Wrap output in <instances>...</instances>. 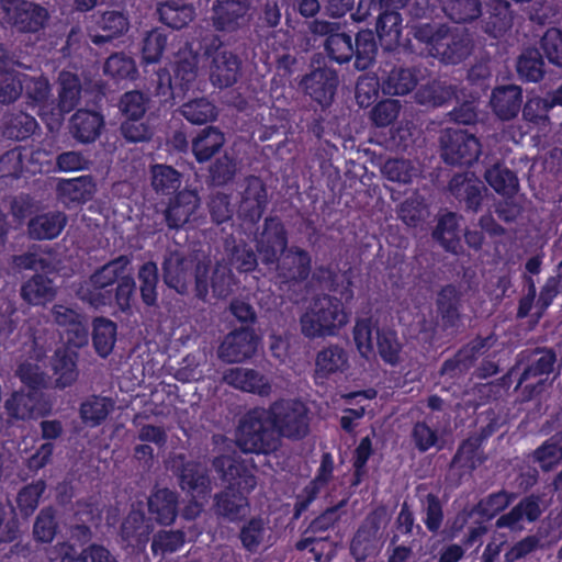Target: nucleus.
Returning <instances> with one entry per match:
<instances>
[{"label": "nucleus", "instance_id": "a19ab883", "mask_svg": "<svg viewBox=\"0 0 562 562\" xmlns=\"http://www.w3.org/2000/svg\"><path fill=\"white\" fill-rule=\"evenodd\" d=\"M67 223V216L59 211L48 212L32 218L29 233L35 239H52L60 234Z\"/></svg>", "mask_w": 562, "mask_h": 562}, {"label": "nucleus", "instance_id": "4d7b16f0", "mask_svg": "<svg viewBox=\"0 0 562 562\" xmlns=\"http://www.w3.org/2000/svg\"><path fill=\"white\" fill-rule=\"evenodd\" d=\"M514 23V14L507 2H497L494 4L491 15L485 22V32L497 38L503 36L512 29Z\"/></svg>", "mask_w": 562, "mask_h": 562}, {"label": "nucleus", "instance_id": "f257e3e1", "mask_svg": "<svg viewBox=\"0 0 562 562\" xmlns=\"http://www.w3.org/2000/svg\"><path fill=\"white\" fill-rule=\"evenodd\" d=\"M350 321L340 299L329 294L314 296L300 317V328L310 339L336 336Z\"/></svg>", "mask_w": 562, "mask_h": 562}, {"label": "nucleus", "instance_id": "2f4dec72", "mask_svg": "<svg viewBox=\"0 0 562 562\" xmlns=\"http://www.w3.org/2000/svg\"><path fill=\"white\" fill-rule=\"evenodd\" d=\"M213 467L221 477L229 483V486L237 485L239 490L251 492L256 485V476L248 473L234 458L220 456L213 460Z\"/></svg>", "mask_w": 562, "mask_h": 562}, {"label": "nucleus", "instance_id": "c03bdc74", "mask_svg": "<svg viewBox=\"0 0 562 562\" xmlns=\"http://www.w3.org/2000/svg\"><path fill=\"white\" fill-rule=\"evenodd\" d=\"M182 183V175L173 167L157 164L150 167V186L157 194L175 193Z\"/></svg>", "mask_w": 562, "mask_h": 562}, {"label": "nucleus", "instance_id": "ddd939ff", "mask_svg": "<svg viewBox=\"0 0 562 562\" xmlns=\"http://www.w3.org/2000/svg\"><path fill=\"white\" fill-rule=\"evenodd\" d=\"M171 467L177 471L180 487L192 498L205 497L211 492V481L207 470L199 462H184L182 454L171 459Z\"/></svg>", "mask_w": 562, "mask_h": 562}, {"label": "nucleus", "instance_id": "603ef678", "mask_svg": "<svg viewBox=\"0 0 562 562\" xmlns=\"http://www.w3.org/2000/svg\"><path fill=\"white\" fill-rule=\"evenodd\" d=\"M55 294L52 281L42 274L34 276L21 288L23 300L33 305L43 304L52 300Z\"/></svg>", "mask_w": 562, "mask_h": 562}, {"label": "nucleus", "instance_id": "0eeeda50", "mask_svg": "<svg viewBox=\"0 0 562 562\" xmlns=\"http://www.w3.org/2000/svg\"><path fill=\"white\" fill-rule=\"evenodd\" d=\"M307 30L314 37L325 38L324 50L331 60L345 64L353 57V41L341 23L316 18L307 23Z\"/></svg>", "mask_w": 562, "mask_h": 562}, {"label": "nucleus", "instance_id": "412c9836", "mask_svg": "<svg viewBox=\"0 0 562 562\" xmlns=\"http://www.w3.org/2000/svg\"><path fill=\"white\" fill-rule=\"evenodd\" d=\"M249 9L246 0L218 1L213 8V26L220 32H236L248 23Z\"/></svg>", "mask_w": 562, "mask_h": 562}, {"label": "nucleus", "instance_id": "69168bd1", "mask_svg": "<svg viewBox=\"0 0 562 562\" xmlns=\"http://www.w3.org/2000/svg\"><path fill=\"white\" fill-rule=\"evenodd\" d=\"M515 498L516 495L514 493L503 490L490 494L485 498L481 499L477 503L475 510L477 514L491 518L508 507Z\"/></svg>", "mask_w": 562, "mask_h": 562}, {"label": "nucleus", "instance_id": "c9c22d12", "mask_svg": "<svg viewBox=\"0 0 562 562\" xmlns=\"http://www.w3.org/2000/svg\"><path fill=\"white\" fill-rule=\"evenodd\" d=\"M48 13L43 7L33 2L22 3L7 20L19 32L35 33L43 29Z\"/></svg>", "mask_w": 562, "mask_h": 562}, {"label": "nucleus", "instance_id": "a18cd8bd", "mask_svg": "<svg viewBox=\"0 0 562 562\" xmlns=\"http://www.w3.org/2000/svg\"><path fill=\"white\" fill-rule=\"evenodd\" d=\"M445 14L456 23H468L482 15L481 0H438Z\"/></svg>", "mask_w": 562, "mask_h": 562}, {"label": "nucleus", "instance_id": "1a4fd4ad", "mask_svg": "<svg viewBox=\"0 0 562 562\" xmlns=\"http://www.w3.org/2000/svg\"><path fill=\"white\" fill-rule=\"evenodd\" d=\"M440 144L442 158L450 165H471L481 153L479 139L462 130H443L440 135Z\"/></svg>", "mask_w": 562, "mask_h": 562}, {"label": "nucleus", "instance_id": "774afa93", "mask_svg": "<svg viewBox=\"0 0 562 562\" xmlns=\"http://www.w3.org/2000/svg\"><path fill=\"white\" fill-rule=\"evenodd\" d=\"M562 441L560 438H552L544 442L533 452L535 460L543 471H551L562 462Z\"/></svg>", "mask_w": 562, "mask_h": 562}, {"label": "nucleus", "instance_id": "6e6d98bb", "mask_svg": "<svg viewBox=\"0 0 562 562\" xmlns=\"http://www.w3.org/2000/svg\"><path fill=\"white\" fill-rule=\"evenodd\" d=\"M4 134L9 138L24 139L37 128L36 120L22 111L10 113L4 117Z\"/></svg>", "mask_w": 562, "mask_h": 562}, {"label": "nucleus", "instance_id": "338daca9", "mask_svg": "<svg viewBox=\"0 0 562 562\" xmlns=\"http://www.w3.org/2000/svg\"><path fill=\"white\" fill-rule=\"evenodd\" d=\"M540 47L549 63L562 67V30L548 29L540 40Z\"/></svg>", "mask_w": 562, "mask_h": 562}, {"label": "nucleus", "instance_id": "f704fd0d", "mask_svg": "<svg viewBox=\"0 0 562 562\" xmlns=\"http://www.w3.org/2000/svg\"><path fill=\"white\" fill-rule=\"evenodd\" d=\"M417 68L394 66L381 77V89L387 95H406L412 92L417 83Z\"/></svg>", "mask_w": 562, "mask_h": 562}, {"label": "nucleus", "instance_id": "20e7f679", "mask_svg": "<svg viewBox=\"0 0 562 562\" xmlns=\"http://www.w3.org/2000/svg\"><path fill=\"white\" fill-rule=\"evenodd\" d=\"M130 263L131 260L126 256L106 262L78 284L76 295L93 307L106 305L111 300V291L108 288L121 279Z\"/></svg>", "mask_w": 562, "mask_h": 562}, {"label": "nucleus", "instance_id": "cd10ccee", "mask_svg": "<svg viewBox=\"0 0 562 562\" xmlns=\"http://www.w3.org/2000/svg\"><path fill=\"white\" fill-rule=\"evenodd\" d=\"M449 191L457 200L465 203L467 210L476 213L481 207L485 188L473 173L465 172L452 177Z\"/></svg>", "mask_w": 562, "mask_h": 562}, {"label": "nucleus", "instance_id": "6e6552de", "mask_svg": "<svg viewBox=\"0 0 562 562\" xmlns=\"http://www.w3.org/2000/svg\"><path fill=\"white\" fill-rule=\"evenodd\" d=\"M234 276L225 261H217L213 268L210 260H199L195 267V296L205 301L211 288L217 297H226L233 290Z\"/></svg>", "mask_w": 562, "mask_h": 562}, {"label": "nucleus", "instance_id": "5701e85b", "mask_svg": "<svg viewBox=\"0 0 562 562\" xmlns=\"http://www.w3.org/2000/svg\"><path fill=\"white\" fill-rule=\"evenodd\" d=\"M461 292L452 284L443 286L437 293L436 311L441 330L457 333L461 324Z\"/></svg>", "mask_w": 562, "mask_h": 562}, {"label": "nucleus", "instance_id": "393cba45", "mask_svg": "<svg viewBox=\"0 0 562 562\" xmlns=\"http://www.w3.org/2000/svg\"><path fill=\"white\" fill-rule=\"evenodd\" d=\"M473 40L465 30L452 32L448 26L445 40H441L434 52V57L445 64L457 65L473 52Z\"/></svg>", "mask_w": 562, "mask_h": 562}, {"label": "nucleus", "instance_id": "0e129e2a", "mask_svg": "<svg viewBox=\"0 0 562 562\" xmlns=\"http://www.w3.org/2000/svg\"><path fill=\"white\" fill-rule=\"evenodd\" d=\"M167 46V35L156 29L146 33L143 40L142 58L147 64L158 63Z\"/></svg>", "mask_w": 562, "mask_h": 562}, {"label": "nucleus", "instance_id": "6ab92c4d", "mask_svg": "<svg viewBox=\"0 0 562 562\" xmlns=\"http://www.w3.org/2000/svg\"><path fill=\"white\" fill-rule=\"evenodd\" d=\"M239 215L252 223L258 222L268 204L265 183L258 177H247L240 184Z\"/></svg>", "mask_w": 562, "mask_h": 562}, {"label": "nucleus", "instance_id": "473e14b6", "mask_svg": "<svg viewBox=\"0 0 562 562\" xmlns=\"http://www.w3.org/2000/svg\"><path fill=\"white\" fill-rule=\"evenodd\" d=\"M104 126L103 116L89 110H78L70 119L69 128L74 138L88 144L94 142Z\"/></svg>", "mask_w": 562, "mask_h": 562}, {"label": "nucleus", "instance_id": "e433bc0d", "mask_svg": "<svg viewBox=\"0 0 562 562\" xmlns=\"http://www.w3.org/2000/svg\"><path fill=\"white\" fill-rule=\"evenodd\" d=\"M403 18L398 11L384 10L379 14L375 24L376 35L385 50H394L400 46Z\"/></svg>", "mask_w": 562, "mask_h": 562}, {"label": "nucleus", "instance_id": "bb28decb", "mask_svg": "<svg viewBox=\"0 0 562 562\" xmlns=\"http://www.w3.org/2000/svg\"><path fill=\"white\" fill-rule=\"evenodd\" d=\"M349 367L348 351L337 344H330L316 353L314 375L315 379H329L345 373Z\"/></svg>", "mask_w": 562, "mask_h": 562}, {"label": "nucleus", "instance_id": "7ed1b4c3", "mask_svg": "<svg viewBox=\"0 0 562 562\" xmlns=\"http://www.w3.org/2000/svg\"><path fill=\"white\" fill-rule=\"evenodd\" d=\"M201 54L211 83L220 89L234 86L241 76V59L218 36L213 35L201 45Z\"/></svg>", "mask_w": 562, "mask_h": 562}, {"label": "nucleus", "instance_id": "58836bf2", "mask_svg": "<svg viewBox=\"0 0 562 562\" xmlns=\"http://www.w3.org/2000/svg\"><path fill=\"white\" fill-rule=\"evenodd\" d=\"M178 496L168 488L156 491L148 498L149 513L161 525H170L177 517Z\"/></svg>", "mask_w": 562, "mask_h": 562}, {"label": "nucleus", "instance_id": "052dcab7", "mask_svg": "<svg viewBox=\"0 0 562 562\" xmlns=\"http://www.w3.org/2000/svg\"><path fill=\"white\" fill-rule=\"evenodd\" d=\"M181 114L192 124H205L216 117V109L207 99L199 98L184 103Z\"/></svg>", "mask_w": 562, "mask_h": 562}, {"label": "nucleus", "instance_id": "a878e982", "mask_svg": "<svg viewBox=\"0 0 562 562\" xmlns=\"http://www.w3.org/2000/svg\"><path fill=\"white\" fill-rule=\"evenodd\" d=\"M302 87L316 102L328 104L338 86L336 70L324 67L317 68L302 79Z\"/></svg>", "mask_w": 562, "mask_h": 562}, {"label": "nucleus", "instance_id": "680f3d73", "mask_svg": "<svg viewBox=\"0 0 562 562\" xmlns=\"http://www.w3.org/2000/svg\"><path fill=\"white\" fill-rule=\"evenodd\" d=\"M378 352L386 363L392 366L401 361L402 344L395 331L382 329L376 331Z\"/></svg>", "mask_w": 562, "mask_h": 562}, {"label": "nucleus", "instance_id": "39448f33", "mask_svg": "<svg viewBox=\"0 0 562 562\" xmlns=\"http://www.w3.org/2000/svg\"><path fill=\"white\" fill-rule=\"evenodd\" d=\"M266 409L280 440L282 437L299 440L307 435V408L301 401L279 400Z\"/></svg>", "mask_w": 562, "mask_h": 562}, {"label": "nucleus", "instance_id": "c85d7f7f", "mask_svg": "<svg viewBox=\"0 0 562 562\" xmlns=\"http://www.w3.org/2000/svg\"><path fill=\"white\" fill-rule=\"evenodd\" d=\"M4 408L10 417L21 420L37 418L47 411L37 391L14 392L4 402Z\"/></svg>", "mask_w": 562, "mask_h": 562}, {"label": "nucleus", "instance_id": "4468645a", "mask_svg": "<svg viewBox=\"0 0 562 562\" xmlns=\"http://www.w3.org/2000/svg\"><path fill=\"white\" fill-rule=\"evenodd\" d=\"M277 278L283 283L303 282L312 270V258L308 251L299 247H288L274 263Z\"/></svg>", "mask_w": 562, "mask_h": 562}, {"label": "nucleus", "instance_id": "13d9d810", "mask_svg": "<svg viewBox=\"0 0 562 562\" xmlns=\"http://www.w3.org/2000/svg\"><path fill=\"white\" fill-rule=\"evenodd\" d=\"M448 25L443 23H417L412 25L411 33L415 40L425 44L432 56L441 40H445Z\"/></svg>", "mask_w": 562, "mask_h": 562}, {"label": "nucleus", "instance_id": "9d476101", "mask_svg": "<svg viewBox=\"0 0 562 562\" xmlns=\"http://www.w3.org/2000/svg\"><path fill=\"white\" fill-rule=\"evenodd\" d=\"M199 260L181 251L168 252L161 263L165 284L178 294L189 293L192 279H195V267Z\"/></svg>", "mask_w": 562, "mask_h": 562}, {"label": "nucleus", "instance_id": "8fccbe9b", "mask_svg": "<svg viewBox=\"0 0 562 562\" xmlns=\"http://www.w3.org/2000/svg\"><path fill=\"white\" fill-rule=\"evenodd\" d=\"M516 69L520 79L538 82L544 76V61L536 48L525 49L517 58Z\"/></svg>", "mask_w": 562, "mask_h": 562}, {"label": "nucleus", "instance_id": "b1692460", "mask_svg": "<svg viewBox=\"0 0 562 562\" xmlns=\"http://www.w3.org/2000/svg\"><path fill=\"white\" fill-rule=\"evenodd\" d=\"M526 362V367L518 380V386L530 378L549 375L559 370L557 353L550 348H535L518 355V363Z\"/></svg>", "mask_w": 562, "mask_h": 562}, {"label": "nucleus", "instance_id": "f03ea898", "mask_svg": "<svg viewBox=\"0 0 562 562\" xmlns=\"http://www.w3.org/2000/svg\"><path fill=\"white\" fill-rule=\"evenodd\" d=\"M236 445L245 453L269 454L278 450L281 440L266 408L256 407L241 417Z\"/></svg>", "mask_w": 562, "mask_h": 562}, {"label": "nucleus", "instance_id": "ea45409f", "mask_svg": "<svg viewBox=\"0 0 562 562\" xmlns=\"http://www.w3.org/2000/svg\"><path fill=\"white\" fill-rule=\"evenodd\" d=\"M461 215L454 212H447L439 216L432 236L440 245L450 252L457 254L460 248V220Z\"/></svg>", "mask_w": 562, "mask_h": 562}, {"label": "nucleus", "instance_id": "49530a36", "mask_svg": "<svg viewBox=\"0 0 562 562\" xmlns=\"http://www.w3.org/2000/svg\"><path fill=\"white\" fill-rule=\"evenodd\" d=\"M160 21L172 29H182L193 20L194 10L182 0H167L158 7Z\"/></svg>", "mask_w": 562, "mask_h": 562}, {"label": "nucleus", "instance_id": "79ce46f5", "mask_svg": "<svg viewBox=\"0 0 562 562\" xmlns=\"http://www.w3.org/2000/svg\"><path fill=\"white\" fill-rule=\"evenodd\" d=\"M114 408V402L105 396L91 395L80 405V418L89 427L101 425Z\"/></svg>", "mask_w": 562, "mask_h": 562}, {"label": "nucleus", "instance_id": "f3484780", "mask_svg": "<svg viewBox=\"0 0 562 562\" xmlns=\"http://www.w3.org/2000/svg\"><path fill=\"white\" fill-rule=\"evenodd\" d=\"M543 512L542 497L531 494L521 498L508 513L501 515L495 522V527L506 528L513 532H521L525 530V521H537Z\"/></svg>", "mask_w": 562, "mask_h": 562}, {"label": "nucleus", "instance_id": "c756f323", "mask_svg": "<svg viewBox=\"0 0 562 562\" xmlns=\"http://www.w3.org/2000/svg\"><path fill=\"white\" fill-rule=\"evenodd\" d=\"M214 510L217 516L234 522L248 515L249 503L241 491L228 486L214 496Z\"/></svg>", "mask_w": 562, "mask_h": 562}, {"label": "nucleus", "instance_id": "2eb2a0df", "mask_svg": "<svg viewBox=\"0 0 562 562\" xmlns=\"http://www.w3.org/2000/svg\"><path fill=\"white\" fill-rule=\"evenodd\" d=\"M89 36L93 44L101 45L124 35L130 29L127 15L120 10L98 11L92 16Z\"/></svg>", "mask_w": 562, "mask_h": 562}, {"label": "nucleus", "instance_id": "3c124183", "mask_svg": "<svg viewBox=\"0 0 562 562\" xmlns=\"http://www.w3.org/2000/svg\"><path fill=\"white\" fill-rule=\"evenodd\" d=\"M116 340V325L114 322L98 317L93 321L92 341L95 351L102 358L108 357Z\"/></svg>", "mask_w": 562, "mask_h": 562}, {"label": "nucleus", "instance_id": "9b49d317", "mask_svg": "<svg viewBox=\"0 0 562 562\" xmlns=\"http://www.w3.org/2000/svg\"><path fill=\"white\" fill-rule=\"evenodd\" d=\"M59 91L57 109H53L48 114L46 106L43 105L40 115L47 122L49 128L59 125L66 113L72 111L80 100L81 85L79 78L69 72L63 71L58 77Z\"/></svg>", "mask_w": 562, "mask_h": 562}, {"label": "nucleus", "instance_id": "bf43d9fd", "mask_svg": "<svg viewBox=\"0 0 562 562\" xmlns=\"http://www.w3.org/2000/svg\"><path fill=\"white\" fill-rule=\"evenodd\" d=\"M333 470L334 461L331 456L324 453L316 477L303 490L306 499L301 504V508H305L307 504L315 499L318 493L326 487L333 477Z\"/></svg>", "mask_w": 562, "mask_h": 562}, {"label": "nucleus", "instance_id": "de8ad7c7", "mask_svg": "<svg viewBox=\"0 0 562 562\" xmlns=\"http://www.w3.org/2000/svg\"><path fill=\"white\" fill-rule=\"evenodd\" d=\"M353 52L355 67L358 70H366L373 65L378 54V44L373 31L361 30L357 33Z\"/></svg>", "mask_w": 562, "mask_h": 562}, {"label": "nucleus", "instance_id": "dca6fc26", "mask_svg": "<svg viewBox=\"0 0 562 562\" xmlns=\"http://www.w3.org/2000/svg\"><path fill=\"white\" fill-rule=\"evenodd\" d=\"M201 205L196 190L183 189L169 200L162 212V218L168 228L179 229L195 218Z\"/></svg>", "mask_w": 562, "mask_h": 562}, {"label": "nucleus", "instance_id": "5fc2aeb1", "mask_svg": "<svg viewBox=\"0 0 562 562\" xmlns=\"http://www.w3.org/2000/svg\"><path fill=\"white\" fill-rule=\"evenodd\" d=\"M139 292L143 302L147 306L157 303L158 268L153 261L145 262L138 270Z\"/></svg>", "mask_w": 562, "mask_h": 562}, {"label": "nucleus", "instance_id": "f8f14e48", "mask_svg": "<svg viewBox=\"0 0 562 562\" xmlns=\"http://www.w3.org/2000/svg\"><path fill=\"white\" fill-rule=\"evenodd\" d=\"M288 248L284 225L277 217L265 220L262 232L256 237V249L262 263L274 265Z\"/></svg>", "mask_w": 562, "mask_h": 562}, {"label": "nucleus", "instance_id": "7c9ffc66", "mask_svg": "<svg viewBox=\"0 0 562 562\" xmlns=\"http://www.w3.org/2000/svg\"><path fill=\"white\" fill-rule=\"evenodd\" d=\"M223 380L235 389L244 392L268 396L271 393V385L259 372L248 368H232L227 370Z\"/></svg>", "mask_w": 562, "mask_h": 562}, {"label": "nucleus", "instance_id": "4be33fe9", "mask_svg": "<svg viewBox=\"0 0 562 562\" xmlns=\"http://www.w3.org/2000/svg\"><path fill=\"white\" fill-rule=\"evenodd\" d=\"M54 323L65 329L68 344L75 347H82L88 342V326L83 315L76 310L55 304L50 310Z\"/></svg>", "mask_w": 562, "mask_h": 562}, {"label": "nucleus", "instance_id": "e2e57ef3", "mask_svg": "<svg viewBox=\"0 0 562 562\" xmlns=\"http://www.w3.org/2000/svg\"><path fill=\"white\" fill-rule=\"evenodd\" d=\"M381 171L387 180L404 184L409 183L418 173L412 161L397 158L386 160Z\"/></svg>", "mask_w": 562, "mask_h": 562}, {"label": "nucleus", "instance_id": "72a5a7b5", "mask_svg": "<svg viewBox=\"0 0 562 562\" xmlns=\"http://www.w3.org/2000/svg\"><path fill=\"white\" fill-rule=\"evenodd\" d=\"M521 102L522 91L516 85L496 87L490 101L494 113L503 121L514 119L520 111Z\"/></svg>", "mask_w": 562, "mask_h": 562}, {"label": "nucleus", "instance_id": "a211bd4d", "mask_svg": "<svg viewBox=\"0 0 562 562\" xmlns=\"http://www.w3.org/2000/svg\"><path fill=\"white\" fill-rule=\"evenodd\" d=\"M543 512L542 497L531 494L521 498L508 513L501 515L495 522V527L506 528L513 532H521L525 530V521H537Z\"/></svg>", "mask_w": 562, "mask_h": 562}, {"label": "nucleus", "instance_id": "4c0bfd02", "mask_svg": "<svg viewBox=\"0 0 562 562\" xmlns=\"http://www.w3.org/2000/svg\"><path fill=\"white\" fill-rule=\"evenodd\" d=\"M95 191V184L90 177L63 180L57 186L58 199L65 204L83 203L90 200Z\"/></svg>", "mask_w": 562, "mask_h": 562}, {"label": "nucleus", "instance_id": "864d4df0", "mask_svg": "<svg viewBox=\"0 0 562 562\" xmlns=\"http://www.w3.org/2000/svg\"><path fill=\"white\" fill-rule=\"evenodd\" d=\"M486 182L498 193L504 196H513L518 191V179L516 175L508 168L501 165H494L485 171Z\"/></svg>", "mask_w": 562, "mask_h": 562}, {"label": "nucleus", "instance_id": "423d86ee", "mask_svg": "<svg viewBox=\"0 0 562 562\" xmlns=\"http://www.w3.org/2000/svg\"><path fill=\"white\" fill-rule=\"evenodd\" d=\"M389 520L384 506L375 508L364 518L350 546L351 554L357 561L378 554L382 547L381 530L386 527Z\"/></svg>", "mask_w": 562, "mask_h": 562}, {"label": "nucleus", "instance_id": "aec40b11", "mask_svg": "<svg viewBox=\"0 0 562 562\" xmlns=\"http://www.w3.org/2000/svg\"><path fill=\"white\" fill-rule=\"evenodd\" d=\"M257 340L252 329L241 328L231 331L218 347V358L228 363L241 362L256 352Z\"/></svg>", "mask_w": 562, "mask_h": 562}, {"label": "nucleus", "instance_id": "37998d69", "mask_svg": "<svg viewBox=\"0 0 562 562\" xmlns=\"http://www.w3.org/2000/svg\"><path fill=\"white\" fill-rule=\"evenodd\" d=\"M456 95V89L439 80L422 85L414 94L415 101L420 105L441 106Z\"/></svg>", "mask_w": 562, "mask_h": 562}, {"label": "nucleus", "instance_id": "09e8293b", "mask_svg": "<svg viewBox=\"0 0 562 562\" xmlns=\"http://www.w3.org/2000/svg\"><path fill=\"white\" fill-rule=\"evenodd\" d=\"M225 138L217 128L209 126L192 140V151L199 162L207 161L224 145Z\"/></svg>", "mask_w": 562, "mask_h": 562}]
</instances>
